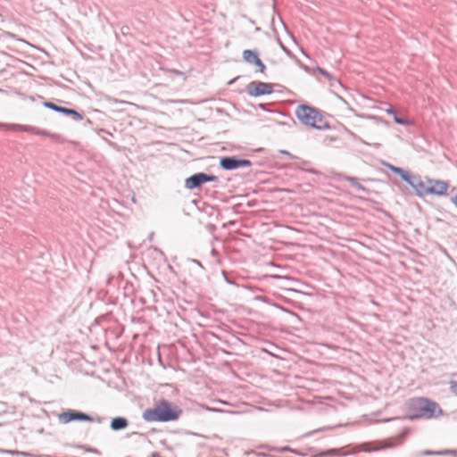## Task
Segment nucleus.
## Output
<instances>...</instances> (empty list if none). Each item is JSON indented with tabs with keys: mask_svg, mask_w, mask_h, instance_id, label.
<instances>
[{
	"mask_svg": "<svg viewBox=\"0 0 457 457\" xmlns=\"http://www.w3.org/2000/svg\"><path fill=\"white\" fill-rule=\"evenodd\" d=\"M182 413V410L166 399H161L155 403L154 408L145 409L143 419L147 422H169L177 420Z\"/></svg>",
	"mask_w": 457,
	"mask_h": 457,
	"instance_id": "nucleus-1",
	"label": "nucleus"
},
{
	"mask_svg": "<svg viewBox=\"0 0 457 457\" xmlns=\"http://www.w3.org/2000/svg\"><path fill=\"white\" fill-rule=\"evenodd\" d=\"M295 116L302 124L318 130L330 129L331 126L322 112L311 105L300 104L295 110Z\"/></svg>",
	"mask_w": 457,
	"mask_h": 457,
	"instance_id": "nucleus-2",
	"label": "nucleus"
},
{
	"mask_svg": "<svg viewBox=\"0 0 457 457\" xmlns=\"http://www.w3.org/2000/svg\"><path fill=\"white\" fill-rule=\"evenodd\" d=\"M408 414L407 419L413 420L420 418H432L435 417L436 411L442 413L441 408L438 404L428 398L416 397L409 399L407 403Z\"/></svg>",
	"mask_w": 457,
	"mask_h": 457,
	"instance_id": "nucleus-3",
	"label": "nucleus"
},
{
	"mask_svg": "<svg viewBox=\"0 0 457 457\" xmlns=\"http://www.w3.org/2000/svg\"><path fill=\"white\" fill-rule=\"evenodd\" d=\"M252 162L248 159L238 158L236 155L223 156L220 159V167L224 170H234L242 167H250Z\"/></svg>",
	"mask_w": 457,
	"mask_h": 457,
	"instance_id": "nucleus-4",
	"label": "nucleus"
},
{
	"mask_svg": "<svg viewBox=\"0 0 457 457\" xmlns=\"http://www.w3.org/2000/svg\"><path fill=\"white\" fill-rule=\"evenodd\" d=\"M246 93L251 96H261L273 93V85L262 81H252L245 87Z\"/></svg>",
	"mask_w": 457,
	"mask_h": 457,
	"instance_id": "nucleus-5",
	"label": "nucleus"
},
{
	"mask_svg": "<svg viewBox=\"0 0 457 457\" xmlns=\"http://www.w3.org/2000/svg\"><path fill=\"white\" fill-rule=\"evenodd\" d=\"M59 420L62 423H69V422H71V421H93L94 419L92 416L85 413V412H82V411H77V410H71V409H69L63 412H62L61 414H59Z\"/></svg>",
	"mask_w": 457,
	"mask_h": 457,
	"instance_id": "nucleus-6",
	"label": "nucleus"
},
{
	"mask_svg": "<svg viewBox=\"0 0 457 457\" xmlns=\"http://www.w3.org/2000/svg\"><path fill=\"white\" fill-rule=\"evenodd\" d=\"M44 106L54 112H60L63 115L70 116L75 121L84 120L83 114L79 112L75 109L61 106L51 101H45Z\"/></svg>",
	"mask_w": 457,
	"mask_h": 457,
	"instance_id": "nucleus-7",
	"label": "nucleus"
},
{
	"mask_svg": "<svg viewBox=\"0 0 457 457\" xmlns=\"http://www.w3.org/2000/svg\"><path fill=\"white\" fill-rule=\"evenodd\" d=\"M0 128H6V129H9L24 131V132H28V133L34 134V135H38V136H45V137H56V135L50 134L46 130L40 129L38 128H36V127H33V126H29V125L4 124V123H0Z\"/></svg>",
	"mask_w": 457,
	"mask_h": 457,
	"instance_id": "nucleus-8",
	"label": "nucleus"
},
{
	"mask_svg": "<svg viewBox=\"0 0 457 457\" xmlns=\"http://www.w3.org/2000/svg\"><path fill=\"white\" fill-rule=\"evenodd\" d=\"M243 59L250 64H254L259 67L260 72L263 73L266 70V65L259 58L258 53L254 50L246 49L243 51Z\"/></svg>",
	"mask_w": 457,
	"mask_h": 457,
	"instance_id": "nucleus-9",
	"label": "nucleus"
},
{
	"mask_svg": "<svg viewBox=\"0 0 457 457\" xmlns=\"http://www.w3.org/2000/svg\"><path fill=\"white\" fill-rule=\"evenodd\" d=\"M449 184L444 180L432 179V183L429 185L428 195H444L446 194Z\"/></svg>",
	"mask_w": 457,
	"mask_h": 457,
	"instance_id": "nucleus-10",
	"label": "nucleus"
},
{
	"mask_svg": "<svg viewBox=\"0 0 457 457\" xmlns=\"http://www.w3.org/2000/svg\"><path fill=\"white\" fill-rule=\"evenodd\" d=\"M204 184V172L194 173L185 179V187L189 190L200 188Z\"/></svg>",
	"mask_w": 457,
	"mask_h": 457,
	"instance_id": "nucleus-11",
	"label": "nucleus"
},
{
	"mask_svg": "<svg viewBox=\"0 0 457 457\" xmlns=\"http://www.w3.org/2000/svg\"><path fill=\"white\" fill-rule=\"evenodd\" d=\"M432 183L431 179H426V180H422L420 176L418 177L416 183L413 185V189L415 194L420 197H424L428 195V190H427L429 185Z\"/></svg>",
	"mask_w": 457,
	"mask_h": 457,
	"instance_id": "nucleus-12",
	"label": "nucleus"
},
{
	"mask_svg": "<svg viewBox=\"0 0 457 457\" xmlns=\"http://www.w3.org/2000/svg\"><path fill=\"white\" fill-rule=\"evenodd\" d=\"M129 426V420L121 416L113 418L111 420L110 428L113 431L125 429Z\"/></svg>",
	"mask_w": 457,
	"mask_h": 457,
	"instance_id": "nucleus-13",
	"label": "nucleus"
},
{
	"mask_svg": "<svg viewBox=\"0 0 457 457\" xmlns=\"http://www.w3.org/2000/svg\"><path fill=\"white\" fill-rule=\"evenodd\" d=\"M345 179H346V181L349 182L351 187H353L356 190L361 191V192H365L366 191L365 187H363L360 182H358L356 178H354V177H346Z\"/></svg>",
	"mask_w": 457,
	"mask_h": 457,
	"instance_id": "nucleus-14",
	"label": "nucleus"
},
{
	"mask_svg": "<svg viewBox=\"0 0 457 457\" xmlns=\"http://www.w3.org/2000/svg\"><path fill=\"white\" fill-rule=\"evenodd\" d=\"M418 177L419 175H415L408 171L404 178L403 179V180L405 181L411 187H413V185L416 183Z\"/></svg>",
	"mask_w": 457,
	"mask_h": 457,
	"instance_id": "nucleus-15",
	"label": "nucleus"
},
{
	"mask_svg": "<svg viewBox=\"0 0 457 457\" xmlns=\"http://www.w3.org/2000/svg\"><path fill=\"white\" fill-rule=\"evenodd\" d=\"M204 184L208 182H219V178L213 174H208L204 172Z\"/></svg>",
	"mask_w": 457,
	"mask_h": 457,
	"instance_id": "nucleus-16",
	"label": "nucleus"
},
{
	"mask_svg": "<svg viewBox=\"0 0 457 457\" xmlns=\"http://www.w3.org/2000/svg\"><path fill=\"white\" fill-rule=\"evenodd\" d=\"M394 120L395 123L399 124V125H410L411 122L408 120V119H405V118H402V117H399L397 114L394 117Z\"/></svg>",
	"mask_w": 457,
	"mask_h": 457,
	"instance_id": "nucleus-17",
	"label": "nucleus"
},
{
	"mask_svg": "<svg viewBox=\"0 0 457 457\" xmlns=\"http://www.w3.org/2000/svg\"><path fill=\"white\" fill-rule=\"evenodd\" d=\"M188 261L192 263H195V265H197L198 267V270L195 271L196 274H203L204 272V266L202 265V263L196 260V259H188Z\"/></svg>",
	"mask_w": 457,
	"mask_h": 457,
	"instance_id": "nucleus-18",
	"label": "nucleus"
},
{
	"mask_svg": "<svg viewBox=\"0 0 457 457\" xmlns=\"http://www.w3.org/2000/svg\"><path fill=\"white\" fill-rule=\"evenodd\" d=\"M317 71L319 73H320L321 75L326 77L328 80H331L334 79V77L328 71H327L325 69H323L321 67H317Z\"/></svg>",
	"mask_w": 457,
	"mask_h": 457,
	"instance_id": "nucleus-19",
	"label": "nucleus"
},
{
	"mask_svg": "<svg viewBox=\"0 0 457 457\" xmlns=\"http://www.w3.org/2000/svg\"><path fill=\"white\" fill-rule=\"evenodd\" d=\"M6 453L12 454V455H24V456H30L29 453H27L25 452H20L16 450H5L4 451Z\"/></svg>",
	"mask_w": 457,
	"mask_h": 457,
	"instance_id": "nucleus-20",
	"label": "nucleus"
},
{
	"mask_svg": "<svg viewBox=\"0 0 457 457\" xmlns=\"http://www.w3.org/2000/svg\"><path fill=\"white\" fill-rule=\"evenodd\" d=\"M449 451H445V452H434V451H430V450H425L422 452V454L423 455H436V454H445V453H448Z\"/></svg>",
	"mask_w": 457,
	"mask_h": 457,
	"instance_id": "nucleus-21",
	"label": "nucleus"
},
{
	"mask_svg": "<svg viewBox=\"0 0 457 457\" xmlns=\"http://www.w3.org/2000/svg\"><path fill=\"white\" fill-rule=\"evenodd\" d=\"M279 46H280L281 49L284 51V53L287 56H289V57H293L294 56L293 53L287 46H285L284 44L282 42H280V41H279Z\"/></svg>",
	"mask_w": 457,
	"mask_h": 457,
	"instance_id": "nucleus-22",
	"label": "nucleus"
},
{
	"mask_svg": "<svg viewBox=\"0 0 457 457\" xmlns=\"http://www.w3.org/2000/svg\"><path fill=\"white\" fill-rule=\"evenodd\" d=\"M338 450L337 449H329L325 453H322L320 456H331L337 454Z\"/></svg>",
	"mask_w": 457,
	"mask_h": 457,
	"instance_id": "nucleus-23",
	"label": "nucleus"
},
{
	"mask_svg": "<svg viewBox=\"0 0 457 457\" xmlns=\"http://www.w3.org/2000/svg\"><path fill=\"white\" fill-rule=\"evenodd\" d=\"M450 389L452 393L457 396V381H451Z\"/></svg>",
	"mask_w": 457,
	"mask_h": 457,
	"instance_id": "nucleus-24",
	"label": "nucleus"
},
{
	"mask_svg": "<svg viewBox=\"0 0 457 457\" xmlns=\"http://www.w3.org/2000/svg\"><path fill=\"white\" fill-rule=\"evenodd\" d=\"M79 447L84 449L87 452H91V453H96V454H100V452L97 449L90 448V447H87L86 445H79Z\"/></svg>",
	"mask_w": 457,
	"mask_h": 457,
	"instance_id": "nucleus-25",
	"label": "nucleus"
},
{
	"mask_svg": "<svg viewBox=\"0 0 457 457\" xmlns=\"http://www.w3.org/2000/svg\"><path fill=\"white\" fill-rule=\"evenodd\" d=\"M407 172H408V170H405L400 167H399V169L395 170V174L399 175L402 179L404 178V176L406 175Z\"/></svg>",
	"mask_w": 457,
	"mask_h": 457,
	"instance_id": "nucleus-26",
	"label": "nucleus"
},
{
	"mask_svg": "<svg viewBox=\"0 0 457 457\" xmlns=\"http://www.w3.org/2000/svg\"><path fill=\"white\" fill-rule=\"evenodd\" d=\"M281 453L291 452L296 454H300L297 451L291 449L289 446L281 447L279 450Z\"/></svg>",
	"mask_w": 457,
	"mask_h": 457,
	"instance_id": "nucleus-27",
	"label": "nucleus"
},
{
	"mask_svg": "<svg viewBox=\"0 0 457 457\" xmlns=\"http://www.w3.org/2000/svg\"><path fill=\"white\" fill-rule=\"evenodd\" d=\"M280 153H281L282 154L287 155V156L289 157V159H291V160H294V159H295V158H296L295 155H293L292 154H290V153H289L288 151H287V150H280Z\"/></svg>",
	"mask_w": 457,
	"mask_h": 457,
	"instance_id": "nucleus-28",
	"label": "nucleus"
},
{
	"mask_svg": "<svg viewBox=\"0 0 457 457\" xmlns=\"http://www.w3.org/2000/svg\"><path fill=\"white\" fill-rule=\"evenodd\" d=\"M386 113L389 114V115H392L393 118L397 114L396 112L395 111V109L391 106L389 107L388 109H386Z\"/></svg>",
	"mask_w": 457,
	"mask_h": 457,
	"instance_id": "nucleus-29",
	"label": "nucleus"
},
{
	"mask_svg": "<svg viewBox=\"0 0 457 457\" xmlns=\"http://www.w3.org/2000/svg\"><path fill=\"white\" fill-rule=\"evenodd\" d=\"M386 166L392 171L395 174V170L396 169H399V167L397 166H395L393 164H390V163H386Z\"/></svg>",
	"mask_w": 457,
	"mask_h": 457,
	"instance_id": "nucleus-30",
	"label": "nucleus"
},
{
	"mask_svg": "<svg viewBox=\"0 0 457 457\" xmlns=\"http://www.w3.org/2000/svg\"><path fill=\"white\" fill-rule=\"evenodd\" d=\"M222 274H223V277H224V279L225 281L228 283V284H231L233 285L234 284V281H232L230 278H228L227 273L225 271H222Z\"/></svg>",
	"mask_w": 457,
	"mask_h": 457,
	"instance_id": "nucleus-31",
	"label": "nucleus"
},
{
	"mask_svg": "<svg viewBox=\"0 0 457 457\" xmlns=\"http://www.w3.org/2000/svg\"><path fill=\"white\" fill-rule=\"evenodd\" d=\"M326 428H327L315 429V430H313V431H311V432L306 433V434L304 435V436H311V435H312V434H315V433L320 432V431H321V430H324V429H326Z\"/></svg>",
	"mask_w": 457,
	"mask_h": 457,
	"instance_id": "nucleus-32",
	"label": "nucleus"
},
{
	"mask_svg": "<svg viewBox=\"0 0 457 457\" xmlns=\"http://www.w3.org/2000/svg\"><path fill=\"white\" fill-rule=\"evenodd\" d=\"M452 203L457 207V195L452 197Z\"/></svg>",
	"mask_w": 457,
	"mask_h": 457,
	"instance_id": "nucleus-33",
	"label": "nucleus"
},
{
	"mask_svg": "<svg viewBox=\"0 0 457 457\" xmlns=\"http://www.w3.org/2000/svg\"><path fill=\"white\" fill-rule=\"evenodd\" d=\"M239 79V77H237V78H235V79H231V80L228 82V84H229V85L233 84V83H234L237 79Z\"/></svg>",
	"mask_w": 457,
	"mask_h": 457,
	"instance_id": "nucleus-34",
	"label": "nucleus"
},
{
	"mask_svg": "<svg viewBox=\"0 0 457 457\" xmlns=\"http://www.w3.org/2000/svg\"><path fill=\"white\" fill-rule=\"evenodd\" d=\"M86 124L91 125V124H92V121H91L89 119H87V120H86Z\"/></svg>",
	"mask_w": 457,
	"mask_h": 457,
	"instance_id": "nucleus-35",
	"label": "nucleus"
},
{
	"mask_svg": "<svg viewBox=\"0 0 457 457\" xmlns=\"http://www.w3.org/2000/svg\"><path fill=\"white\" fill-rule=\"evenodd\" d=\"M407 434V430H404L402 434V438H404Z\"/></svg>",
	"mask_w": 457,
	"mask_h": 457,
	"instance_id": "nucleus-36",
	"label": "nucleus"
},
{
	"mask_svg": "<svg viewBox=\"0 0 457 457\" xmlns=\"http://www.w3.org/2000/svg\"><path fill=\"white\" fill-rule=\"evenodd\" d=\"M127 29H129V27H126V29L125 28H121V30H122L123 33H125V31H127Z\"/></svg>",
	"mask_w": 457,
	"mask_h": 457,
	"instance_id": "nucleus-37",
	"label": "nucleus"
},
{
	"mask_svg": "<svg viewBox=\"0 0 457 457\" xmlns=\"http://www.w3.org/2000/svg\"><path fill=\"white\" fill-rule=\"evenodd\" d=\"M127 29H129V27H126V29L125 28H121V30H122L123 33H125V31H127Z\"/></svg>",
	"mask_w": 457,
	"mask_h": 457,
	"instance_id": "nucleus-38",
	"label": "nucleus"
},
{
	"mask_svg": "<svg viewBox=\"0 0 457 457\" xmlns=\"http://www.w3.org/2000/svg\"><path fill=\"white\" fill-rule=\"evenodd\" d=\"M127 29H129V27H126V29L125 28H121V30H122L123 33H125V31H127Z\"/></svg>",
	"mask_w": 457,
	"mask_h": 457,
	"instance_id": "nucleus-39",
	"label": "nucleus"
},
{
	"mask_svg": "<svg viewBox=\"0 0 457 457\" xmlns=\"http://www.w3.org/2000/svg\"><path fill=\"white\" fill-rule=\"evenodd\" d=\"M397 419H399V418L398 417L393 418V420H397ZM388 420H392V419L385 420V421H388Z\"/></svg>",
	"mask_w": 457,
	"mask_h": 457,
	"instance_id": "nucleus-40",
	"label": "nucleus"
},
{
	"mask_svg": "<svg viewBox=\"0 0 457 457\" xmlns=\"http://www.w3.org/2000/svg\"><path fill=\"white\" fill-rule=\"evenodd\" d=\"M260 107L262 109V110H266L265 107H264V104H260Z\"/></svg>",
	"mask_w": 457,
	"mask_h": 457,
	"instance_id": "nucleus-41",
	"label": "nucleus"
},
{
	"mask_svg": "<svg viewBox=\"0 0 457 457\" xmlns=\"http://www.w3.org/2000/svg\"><path fill=\"white\" fill-rule=\"evenodd\" d=\"M157 455H158V453H154L152 454V457H157Z\"/></svg>",
	"mask_w": 457,
	"mask_h": 457,
	"instance_id": "nucleus-42",
	"label": "nucleus"
}]
</instances>
